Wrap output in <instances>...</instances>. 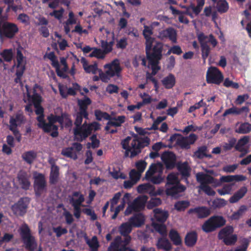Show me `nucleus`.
Returning a JSON list of instances; mask_svg holds the SVG:
<instances>
[{
	"instance_id": "obj_1",
	"label": "nucleus",
	"mask_w": 251,
	"mask_h": 251,
	"mask_svg": "<svg viewBox=\"0 0 251 251\" xmlns=\"http://www.w3.org/2000/svg\"><path fill=\"white\" fill-rule=\"evenodd\" d=\"M26 90V96L25 95L24 100L25 102H28L29 104L26 106L25 110L30 113H32V103H33L36 108L35 113L38 115L37 120L38 121V126L41 128L45 132L50 133L52 137H56L58 135V127L55 125L57 120H60L56 117V115L50 114L47 119L48 123H46L44 120L43 114V108L40 105V102L42 101V99L40 96L34 92L32 96H30L31 92H29L28 87L25 86Z\"/></svg>"
},
{
	"instance_id": "obj_2",
	"label": "nucleus",
	"mask_w": 251,
	"mask_h": 251,
	"mask_svg": "<svg viewBox=\"0 0 251 251\" xmlns=\"http://www.w3.org/2000/svg\"><path fill=\"white\" fill-rule=\"evenodd\" d=\"M89 98L86 97L83 100H78V104L79 106V112L76 115L75 122V127L74 133L75 139L78 141H82L87 138L93 131L100 129V125L96 122L90 124H87L85 122L82 124L83 118H88V114L86 111L87 106L91 103Z\"/></svg>"
},
{
	"instance_id": "obj_3",
	"label": "nucleus",
	"mask_w": 251,
	"mask_h": 251,
	"mask_svg": "<svg viewBox=\"0 0 251 251\" xmlns=\"http://www.w3.org/2000/svg\"><path fill=\"white\" fill-rule=\"evenodd\" d=\"M204 174L199 173L196 174L197 181L201 184L200 188L209 196H214L216 192L207 184H211L213 187H217L221 185L223 182H230L234 181H243L246 179V177L243 175L222 176L218 180L213 177L218 175L213 171L209 170Z\"/></svg>"
},
{
	"instance_id": "obj_4",
	"label": "nucleus",
	"mask_w": 251,
	"mask_h": 251,
	"mask_svg": "<svg viewBox=\"0 0 251 251\" xmlns=\"http://www.w3.org/2000/svg\"><path fill=\"white\" fill-rule=\"evenodd\" d=\"M153 29L150 26L144 25L143 30V36L146 39V50L149 65L152 70V74L155 75L160 70V67L157 66V63L161 57L162 44L157 42L152 49V44L155 39L151 37L153 34Z\"/></svg>"
},
{
	"instance_id": "obj_5",
	"label": "nucleus",
	"mask_w": 251,
	"mask_h": 251,
	"mask_svg": "<svg viewBox=\"0 0 251 251\" xmlns=\"http://www.w3.org/2000/svg\"><path fill=\"white\" fill-rule=\"evenodd\" d=\"M132 227L133 226L130 223L129 221L122 224L119 228V231L124 236V240H122L120 236L117 237L109 248L108 251H134L126 247L131 240L128 234L131 232Z\"/></svg>"
},
{
	"instance_id": "obj_6",
	"label": "nucleus",
	"mask_w": 251,
	"mask_h": 251,
	"mask_svg": "<svg viewBox=\"0 0 251 251\" xmlns=\"http://www.w3.org/2000/svg\"><path fill=\"white\" fill-rule=\"evenodd\" d=\"M126 154L133 157L140 152L141 143L137 136H128L121 142Z\"/></svg>"
},
{
	"instance_id": "obj_7",
	"label": "nucleus",
	"mask_w": 251,
	"mask_h": 251,
	"mask_svg": "<svg viewBox=\"0 0 251 251\" xmlns=\"http://www.w3.org/2000/svg\"><path fill=\"white\" fill-rule=\"evenodd\" d=\"M154 217L156 221H153L152 226L154 229L161 235L166 234V227L163 224L168 217L167 211L156 208L153 210Z\"/></svg>"
},
{
	"instance_id": "obj_8",
	"label": "nucleus",
	"mask_w": 251,
	"mask_h": 251,
	"mask_svg": "<svg viewBox=\"0 0 251 251\" xmlns=\"http://www.w3.org/2000/svg\"><path fill=\"white\" fill-rule=\"evenodd\" d=\"M198 136L195 134H191L187 137H183L179 134H175L170 138L171 141L175 142L176 144L182 149H188L190 146L197 140Z\"/></svg>"
},
{
	"instance_id": "obj_9",
	"label": "nucleus",
	"mask_w": 251,
	"mask_h": 251,
	"mask_svg": "<svg viewBox=\"0 0 251 251\" xmlns=\"http://www.w3.org/2000/svg\"><path fill=\"white\" fill-rule=\"evenodd\" d=\"M225 224L226 220L223 217L213 216L205 222L202 226V229L205 232H212Z\"/></svg>"
},
{
	"instance_id": "obj_10",
	"label": "nucleus",
	"mask_w": 251,
	"mask_h": 251,
	"mask_svg": "<svg viewBox=\"0 0 251 251\" xmlns=\"http://www.w3.org/2000/svg\"><path fill=\"white\" fill-rule=\"evenodd\" d=\"M233 228L231 226H227L220 230L218 234L219 238L223 240L226 245H234L237 240V236L233 234Z\"/></svg>"
},
{
	"instance_id": "obj_11",
	"label": "nucleus",
	"mask_w": 251,
	"mask_h": 251,
	"mask_svg": "<svg viewBox=\"0 0 251 251\" xmlns=\"http://www.w3.org/2000/svg\"><path fill=\"white\" fill-rule=\"evenodd\" d=\"M19 28L17 25L8 22H0V37H6L12 38L18 33Z\"/></svg>"
},
{
	"instance_id": "obj_12",
	"label": "nucleus",
	"mask_w": 251,
	"mask_h": 251,
	"mask_svg": "<svg viewBox=\"0 0 251 251\" xmlns=\"http://www.w3.org/2000/svg\"><path fill=\"white\" fill-rule=\"evenodd\" d=\"M206 81L209 83L219 84L224 79L222 73L216 67H210L206 73Z\"/></svg>"
},
{
	"instance_id": "obj_13",
	"label": "nucleus",
	"mask_w": 251,
	"mask_h": 251,
	"mask_svg": "<svg viewBox=\"0 0 251 251\" xmlns=\"http://www.w3.org/2000/svg\"><path fill=\"white\" fill-rule=\"evenodd\" d=\"M148 200L146 196H142L136 199L133 202L128 204V206L126 210L125 214L128 215L133 211H140L142 209Z\"/></svg>"
},
{
	"instance_id": "obj_14",
	"label": "nucleus",
	"mask_w": 251,
	"mask_h": 251,
	"mask_svg": "<svg viewBox=\"0 0 251 251\" xmlns=\"http://www.w3.org/2000/svg\"><path fill=\"white\" fill-rule=\"evenodd\" d=\"M51 61V65L55 68L57 75L62 78H66L67 77L66 72L68 69L66 59L64 57L60 58V63H59L56 57Z\"/></svg>"
},
{
	"instance_id": "obj_15",
	"label": "nucleus",
	"mask_w": 251,
	"mask_h": 251,
	"mask_svg": "<svg viewBox=\"0 0 251 251\" xmlns=\"http://www.w3.org/2000/svg\"><path fill=\"white\" fill-rule=\"evenodd\" d=\"M33 178L34 179V189L36 194L40 195L44 192L46 188V182L44 176L41 174L34 172Z\"/></svg>"
},
{
	"instance_id": "obj_16",
	"label": "nucleus",
	"mask_w": 251,
	"mask_h": 251,
	"mask_svg": "<svg viewBox=\"0 0 251 251\" xmlns=\"http://www.w3.org/2000/svg\"><path fill=\"white\" fill-rule=\"evenodd\" d=\"M104 69L110 76H119L122 71V67L118 59H115L110 63L105 64Z\"/></svg>"
},
{
	"instance_id": "obj_17",
	"label": "nucleus",
	"mask_w": 251,
	"mask_h": 251,
	"mask_svg": "<svg viewBox=\"0 0 251 251\" xmlns=\"http://www.w3.org/2000/svg\"><path fill=\"white\" fill-rule=\"evenodd\" d=\"M25 62L24 60V56L20 50H17L16 56V63L13 66V68L16 67V75L17 78L16 79V82L19 79L20 77L23 75L25 70Z\"/></svg>"
},
{
	"instance_id": "obj_18",
	"label": "nucleus",
	"mask_w": 251,
	"mask_h": 251,
	"mask_svg": "<svg viewBox=\"0 0 251 251\" xmlns=\"http://www.w3.org/2000/svg\"><path fill=\"white\" fill-rule=\"evenodd\" d=\"M27 204L28 201L26 199H21L12 206V210L15 214L23 215L26 212Z\"/></svg>"
},
{
	"instance_id": "obj_19",
	"label": "nucleus",
	"mask_w": 251,
	"mask_h": 251,
	"mask_svg": "<svg viewBox=\"0 0 251 251\" xmlns=\"http://www.w3.org/2000/svg\"><path fill=\"white\" fill-rule=\"evenodd\" d=\"M25 122V119L24 116L20 113H18L16 115L15 117H12L10 120L9 128L13 134L17 133V129L16 127L24 123Z\"/></svg>"
},
{
	"instance_id": "obj_20",
	"label": "nucleus",
	"mask_w": 251,
	"mask_h": 251,
	"mask_svg": "<svg viewBox=\"0 0 251 251\" xmlns=\"http://www.w3.org/2000/svg\"><path fill=\"white\" fill-rule=\"evenodd\" d=\"M163 166L161 163L151 164L146 173L145 178L162 174Z\"/></svg>"
},
{
	"instance_id": "obj_21",
	"label": "nucleus",
	"mask_w": 251,
	"mask_h": 251,
	"mask_svg": "<svg viewBox=\"0 0 251 251\" xmlns=\"http://www.w3.org/2000/svg\"><path fill=\"white\" fill-rule=\"evenodd\" d=\"M80 63L82 65L84 70L87 73L95 74L100 70L98 68V66L96 63L89 64L86 59L84 58H82L80 59Z\"/></svg>"
},
{
	"instance_id": "obj_22",
	"label": "nucleus",
	"mask_w": 251,
	"mask_h": 251,
	"mask_svg": "<svg viewBox=\"0 0 251 251\" xmlns=\"http://www.w3.org/2000/svg\"><path fill=\"white\" fill-rule=\"evenodd\" d=\"M68 17V19L64 24V28L66 34H68L70 31L71 25L76 24L78 23L77 18L73 11L69 12Z\"/></svg>"
},
{
	"instance_id": "obj_23",
	"label": "nucleus",
	"mask_w": 251,
	"mask_h": 251,
	"mask_svg": "<svg viewBox=\"0 0 251 251\" xmlns=\"http://www.w3.org/2000/svg\"><path fill=\"white\" fill-rule=\"evenodd\" d=\"M161 159L167 168L174 166L175 163V156L174 153L170 152H164L161 156Z\"/></svg>"
},
{
	"instance_id": "obj_24",
	"label": "nucleus",
	"mask_w": 251,
	"mask_h": 251,
	"mask_svg": "<svg viewBox=\"0 0 251 251\" xmlns=\"http://www.w3.org/2000/svg\"><path fill=\"white\" fill-rule=\"evenodd\" d=\"M237 181L228 182V184L223 185L221 188L217 190V192L221 196L230 195L233 190L234 183Z\"/></svg>"
},
{
	"instance_id": "obj_25",
	"label": "nucleus",
	"mask_w": 251,
	"mask_h": 251,
	"mask_svg": "<svg viewBox=\"0 0 251 251\" xmlns=\"http://www.w3.org/2000/svg\"><path fill=\"white\" fill-rule=\"evenodd\" d=\"M247 191L248 189L246 187H242L232 197L230 198L229 199V202L231 203L237 202L245 195L247 192Z\"/></svg>"
},
{
	"instance_id": "obj_26",
	"label": "nucleus",
	"mask_w": 251,
	"mask_h": 251,
	"mask_svg": "<svg viewBox=\"0 0 251 251\" xmlns=\"http://www.w3.org/2000/svg\"><path fill=\"white\" fill-rule=\"evenodd\" d=\"M189 213H194L199 218H204L207 217L210 214V210L209 208L205 207H201L190 209Z\"/></svg>"
},
{
	"instance_id": "obj_27",
	"label": "nucleus",
	"mask_w": 251,
	"mask_h": 251,
	"mask_svg": "<svg viewBox=\"0 0 251 251\" xmlns=\"http://www.w3.org/2000/svg\"><path fill=\"white\" fill-rule=\"evenodd\" d=\"M130 223L133 227H140L144 224V216L141 213L136 214L129 220Z\"/></svg>"
},
{
	"instance_id": "obj_28",
	"label": "nucleus",
	"mask_w": 251,
	"mask_h": 251,
	"mask_svg": "<svg viewBox=\"0 0 251 251\" xmlns=\"http://www.w3.org/2000/svg\"><path fill=\"white\" fill-rule=\"evenodd\" d=\"M185 190V187L181 185H174L172 187L167 186L166 194L168 195L176 196L179 193L183 192Z\"/></svg>"
},
{
	"instance_id": "obj_29",
	"label": "nucleus",
	"mask_w": 251,
	"mask_h": 251,
	"mask_svg": "<svg viewBox=\"0 0 251 251\" xmlns=\"http://www.w3.org/2000/svg\"><path fill=\"white\" fill-rule=\"evenodd\" d=\"M19 183L23 188L27 189L30 186V182L28 181V176L26 173L21 171L18 176Z\"/></svg>"
},
{
	"instance_id": "obj_30",
	"label": "nucleus",
	"mask_w": 251,
	"mask_h": 251,
	"mask_svg": "<svg viewBox=\"0 0 251 251\" xmlns=\"http://www.w3.org/2000/svg\"><path fill=\"white\" fill-rule=\"evenodd\" d=\"M249 141V138L247 136H244L243 138L240 139L237 142L235 149L239 151L243 152L244 153L248 152V148L247 145Z\"/></svg>"
},
{
	"instance_id": "obj_31",
	"label": "nucleus",
	"mask_w": 251,
	"mask_h": 251,
	"mask_svg": "<svg viewBox=\"0 0 251 251\" xmlns=\"http://www.w3.org/2000/svg\"><path fill=\"white\" fill-rule=\"evenodd\" d=\"M235 132L241 134H246L251 130V125L248 123H237L235 125Z\"/></svg>"
},
{
	"instance_id": "obj_32",
	"label": "nucleus",
	"mask_w": 251,
	"mask_h": 251,
	"mask_svg": "<svg viewBox=\"0 0 251 251\" xmlns=\"http://www.w3.org/2000/svg\"><path fill=\"white\" fill-rule=\"evenodd\" d=\"M137 190L139 193H148L152 196L154 194V186L150 183H145L139 185Z\"/></svg>"
},
{
	"instance_id": "obj_33",
	"label": "nucleus",
	"mask_w": 251,
	"mask_h": 251,
	"mask_svg": "<svg viewBox=\"0 0 251 251\" xmlns=\"http://www.w3.org/2000/svg\"><path fill=\"white\" fill-rule=\"evenodd\" d=\"M50 163L51 165V172L50 175V182L51 183H55L57 182L59 176L58 168L54 165L52 160H50Z\"/></svg>"
},
{
	"instance_id": "obj_34",
	"label": "nucleus",
	"mask_w": 251,
	"mask_h": 251,
	"mask_svg": "<svg viewBox=\"0 0 251 251\" xmlns=\"http://www.w3.org/2000/svg\"><path fill=\"white\" fill-rule=\"evenodd\" d=\"M156 246L158 249H163L165 251H170L172 248L171 243L168 239L165 238L159 239L156 243Z\"/></svg>"
},
{
	"instance_id": "obj_35",
	"label": "nucleus",
	"mask_w": 251,
	"mask_h": 251,
	"mask_svg": "<svg viewBox=\"0 0 251 251\" xmlns=\"http://www.w3.org/2000/svg\"><path fill=\"white\" fill-rule=\"evenodd\" d=\"M84 201L82 195L78 192L75 193L71 200V203L73 207H80L82 202Z\"/></svg>"
},
{
	"instance_id": "obj_36",
	"label": "nucleus",
	"mask_w": 251,
	"mask_h": 251,
	"mask_svg": "<svg viewBox=\"0 0 251 251\" xmlns=\"http://www.w3.org/2000/svg\"><path fill=\"white\" fill-rule=\"evenodd\" d=\"M37 157V154L33 151H28L23 153L22 157L28 164L32 163Z\"/></svg>"
},
{
	"instance_id": "obj_37",
	"label": "nucleus",
	"mask_w": 251,
	"mask_h": 251,
	"mask_svg": "<svg viewBox=\"0 0 251 251\" xmlns=\"http://www.w3.org/2000/svg\"><path fill=\"white\" fill-rule=\"evenodd\" d=\"M196 5H195L193 3H191L190 4V7H191L193 13L195 15H198L201 12L205 3V0H196Z\"/></svg>"
},
{
	"instance_id": "obj_38",
	"label": "nucleus",
	"mask_w": 251,
	"mask_h": 251,
	"mask_svg": "<svg viewBox=\"0 0 251 251\" xmlns=\"http://www.w3.org/2000/svg\"><path fill=\"white\" fill-rule=\"evenodd\" d=\"M247 207L244 205H241L239 209L235 211L230 216L232 220H238L245 214L247 210Z\"/></svg>"
},
{
	"instance_id": "obj_39",
	"label": "nucleus",
	"mask_w": 251,
	"mask_h": 251,
	"mask_svg": "<svg viewBox=\"0 0 251 251\" xmlns=\"http://www.w3.org/2000/svg\"><path fill=\"white\" fill-rule=\"evenodd\" d=\"M126 117L124 116H119L117 117L112 118L109 119V125L113 126H120L125 122Z\"/></svg>"
},
{
	"instance_id": "obj_40",
	"label": "nucleus",
	"mask_w": 251,
	"mask_h": 251,
	"mask_svg": "<svg viewBox=\"0 0 251 251\" xmlns=\"http://www.w3.org/2000/svg\"><path fill=\"white\" fill-rule=\"evenodd\" d=\"M162 83L167 89L172 88L175 84V78L172 75H169L165 77L162 80Z\"/></svg>"
},
{
	"instance_id": "obj_41",
	"label": "nucleus",
	"mask_w": 251,
	"mask_h": 251,
	"mask_svg": "<svg viewBox=\"0 0 251 251\" xmlns=\"http://www.w3.org/2000/svg\"><path fill=\"white\" fill-rule=\"evenodd\" d=\"M169 237L175 245H179L181 244V237L176 230L172 229L169 233Z\"/></svg>"
},
{
	"instance_id": "obj_42",
	"label": "nucleus",
	"mask_w": 251,
	"mask_h": 251,
	"mask_svg": "<svg viewBox=\"0 0 251 251\" xmlns=\"http://www.w3.org/2000/svg\"><path fill=\"white\" fill-rule=\"evenodd\" d=\"M26 248L29 251H34L37 247V244L33 236L24 240Z\"/></svg>"
},
{
	"instance_id": "obj_43",
	"label": "nucleus",
	"mask_w": 251,
	"mask_h": 251,
	"mask_svg": "<svg viewBox=\"0 0 251 251\" xmlns=\"http://www.w3.org/2000/svg\"><path fill=\"white\" fill-rule=\"evenodd\" d=\"M114 44V41H105V40H101V46L103 49V51L106 54L112 50V47Z\"/></svg>"
},
{
	"instance_id": "obj_44",
	"label": "nucleus",
	"mask_w": 251,
	"mask_h": 251,
	"mask_svg": "<svg viewBox=\"0 0 251 251\" xmlns=\"http://www.w3.org/2000/svg\"><path fill=\"white\" fill-rule=\"evenodd\" d=\"M20 232L23 240L32 236L28 226L25 224L21 226L20 228Z\"/></svg>"
},
{
	"instance_id": "obj_45",
	"label": "nucleus",
	"mask_w": 251,
	"mask_h": 251,
	"mask_svg": "<svg viewBox=\"0 0 251 251\" xmlns=\"http://www.w3.org/2000/svg\"><path fill=\"white\" fill-rule=\"evenodd\" d=\"M216 8L219 12L225 13L228 10L229 6L226 0H219L217 1Z\"/></svg>"
},
{
	"instance_id": "obj_46",
	"label": "nucleus",
	"mask_w": 251,
	"mask_h": 251,
	"mask_svg": "<svg viewBox=\"0 0 251 251\" xmlns=\"http://www.w3.org/2000/svg\"><path fill=\"white\" fill-rule=\"evenodd\" d=\"M0 55L6 62H10L13 57V52L12 49H6L0 52Z\"/></svg>"
},
{
	"instance_id": "obj_47",
	"label": "nucleus",
	"mask_w": 251,
	"mask_h": 251,
	"mask_svg": "<svg viewBox=\"0 0 251 251\" xmlns=\"http://www.w3.org/2000/svg\"><path fill=\"white\" fill-rule=\"evenodd\" d=\"M197 235L195 232L188 233L185 238V243L188 246H192L197 241Z\"/></svg>"
},
{
	"instance_id": "obj_48",
	"label": "nucleus",
	"mask_w": 251,
	"mask_h": 251,
	"mask_svg": "<svg viewBox=\"0 0 251 251\" xmlns=\"http://www.w3.org/2000/svg\"><path fill=\"white\" fill-rule=\"evenodd\" d=\"M178 182L177 175L172 173L169 175L167 177V184L166 186H170V185H173V186L180 185Z\"/></svg>"
},
{
	"instance_id": "obj_49",
	"label": "nucleus",
	"mask_w": 251,
	"mask_h": 251,
	"mask_svg": "<svg viewBox=\"0 0 251 251\" xmlns=\"http://www.w3.org/2000/svg\"><path fill=\"white\" fill-rule=\"evenodd\" d=\"M167 38L169 39L174 43L177 42V33L176 30L173 28L166 29Z\"/></svg>"
},
{
	"instance_id": "obj_50",
	"label": "nucleus",
	"mask_w": 251,
	"mask_h": 251,
	"mask_svg": "<svg viewBox=\"0 0 251 251\" xmlns=\"http://www.w3.org/2000/svg\"><path fill=\"white\" fill-rule=\"evenodd\" d=\"M57 118L59 119L60 120H57L56 122H58L62 126H65L70 127L72 125V122L68 116L64 115L62 117L56 116Z\"/></svg>"
},
{
	"instance_id": "obj_51",
	"label": "nucleus",
	"mask_w": 251,
	"mask_h": 251,
	"mask_svg": "<svg viewBox=\"0 0 251 251\" xmlns=\"http://www.w3.org/2000/svg\"><path fill=\"white\" fill-rule=\"evenodd\" d=\"M105 54L104 51L100 49L94 48L93 51L89 54L90 57H95L98 59H103Z\"/></svg>"
},
{
	"instance_id": "obj_52",
	"label": "nucleus",
	"mask_w": 251,
	"mask_h": 251,
	"mask_svg": "<svg viewBox=\"0 0 251 251\" xmlns=\"http://www.w3.org/2000/svg\"><path fill=\"white\" fill-rule=\"evenodd\" d=\"M130 198L131 195L129 193H126L122 199V203L115 208L114 212L118 214L121 210L123 209L125 203L128 202L130 201Z\"/></svg>"
},
{
	"instance_id": "obj_53",
	"label": "nucleus",
	"mask_w": 251,
	"mask_h": 251,
	"mask_svg": "<svg viewBox=\"0 0 251 251\" xmlns=\"http://www.w3.org/2000/svg\"><path fill=\"white\" fill-rule=\"evenodd\" d=\"M130 198L131 195L129 193H126L122 199V203L115 208L114 212L118 214L121 210L123 209L125 203L128 202L130 201Z\"/></svg>"
},
{
	"instance_id": "obj_54",
	"label": "nucleus",
	"mask_w": 251,
	"mask_h": 251,
	"mask_svg": "<svg viewBox=\"0 0 251 251\" xmlns=\"http://www.w3.org/2000/svg\"><path fill=\"white\" fill-rule=\"evenodd\" d=\"M179 171L183 176H188L190 172V167L186 163H181L178 166Z\"/></svg>"
},
{
	"instance_id": "obj_55",
	"label": "nucleus",
	"mask_w": 251,
	"mask_h": 251,
	"mask_svg": "<svg viewBox=\"0 0 251 251\" xmlns=\"http://www.w3.org/2000/svg\"><path fill=\"white\" fill-rule=\"evenodd\" d=\"M146 179L154 184H158L163 181L164 177L162 176V174H160L147 177Z\"/></svg>"
},
{
	"instance_id": "obj_56",
	"label": "nucleus",
	"mask_w": 251,
	"mask_h": 251,
	"mask_svg": "<svg viewBox=\"0 0 251 251\" xmlns=\"http://www.w3.org/2000/svg\"><path fill=\"white\" fill-rule=\"evenodd\" d=\"M62 153L63 155L74 159H75L77 158L76 153L74 151V149L72 147L63 149L62 151Z\"/></svg>"
},
{
	"instance_id": "obj_57",
	"label": "nucleus",
	"mask_w": 251,
	"mask_h": 251,
	"mask_svg": "<svg viewBox=\"0 0 251 251\" xmlns=\"http://www.w3.org/2000/svg\"><path fill=\"white\" fill-rule=\"evenodd\" d=\"M100 31L102 33L103 38L101 40L105 41H111L114 39V34L113 32L108 31L107 29L101 28Z\"/></svg>"
},
{
	"instance_id": "obj_58",
	"label": "nucleus",
	"mask_w": 251,
	"mask_h": 251,
	"mask_svg": "<svg viewBox=\"0 0 251 251\" xmlns=\"http://www.w3.org/2000/svg\"><path fill=\"white\" fill-rule=\"evenodd\" d=\"M72 32L77 33L80 35H87L89 33L88 30L87 29L83 28L79 22L76 24V25L75 26L74 29L72 31Z\"/></svg>"
},
{
	"instance_id": "obj_59",
	"label": "nucleus",
	"mask_w": 251,
	"mask_h": 251,
	"mask_svg": "<svg viewBox=\"0 0 251 251\" xmlns=\"http://www.w3.org/2000/svg\"><path fill=\"white\" fill-rule=\"evenodd\" d=\"M90 139L91 140V143H88L86 144L87 148L90 149L91 147L93 148H96L99 146L100 141L97 138L96 135H93L90 138Z\"/></svg>"
},
{
	"instance_id": "obj_60",
	"label": "nucleus",
	"mask_w": 251,
	"mask_h": 251,
	"mask_svg": "<svg viewBox=\"0 0 251 251\" xmlns=\"http://www.w3.org/2000/svg\"><path fill=\"white\" fill-rule=\"evenodd\" d=\"M189 206V202L187 201H179L175 205V208L178 211H183Z\"/></svg>"
},
{
	"instance_id": "obj_61",
	"label": "nucleus",
	"mask_w": 251,
	"mask_h": 251,
	"mask_svg": "<svg viewBox=\"0 0 251 251\" xmlns=\"http://www.w3.org/2000/svg\"><path fill=\"white\" fill-rule=\"evenodd\" d=\"M242 112V109H239L236 107H232L225 111L223 114L224 116H226L229 114L239 115Z\"/></svg>"
},
{
	"instance_id": "obj_62",
	"label": "nucleus",
	"mask_w": 251,
	"mask_h": 251,
	"mask_svg": "<svg viewBox=\"0 0 251 251\" xmlns=\"http://www.w3.org/2000/svg\"><path fill=\"white\" fill-rule=\"evenodd\" d=\"M87 244L92 251H96L99 247L97 239L95 237H93L90 240H88Z\"/></svg>"
},
{
	"instance_id": "obj_63",
	"label": "nucleus",
	"mask_w": 251,
	"mask_h": 251,
	"mask_svg": "<svg viewBox=\"0 0 251 251\" xmlns=\"http://www.w3.org/2000/svg\"><path fill=\"white\" fill-rule=\"evenodd\" d=\"M142 173L135 170H132L129 173L130 179L137 183L140 179Z\"/></svg>"
},
{
	"instance_id": "obj_64",
	"label": "nucleus",
	"mask_w": 251,
	"mask_h": 251,
	"mask_svg": "<svg viewBox=\"0 0 251 251\" xmlns=\"http://www.w3.org/2000/svg\"><path fill=\"white\" fill-rule=\"evenodd\" d=\"M161 203V201L159 198H152L147 204L149 209H151L154 206H158Z\"/></svg>"
}]
</instances>
